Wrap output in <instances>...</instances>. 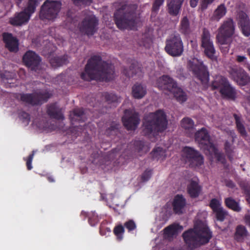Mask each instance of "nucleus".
Instances as JSON below:
<instances>
[{
	"instance_id": "obj_1",
	"label": "nucleus",
	"mask_w": 250,
	"mask_h": 250,
	"mask_svg": "<svg viewBox=\"0 0 250 250\" xmlns=\"http://www.w3.org/2000/svg\"><path fill=\"white\" fill-rule=\"evenodd\" d=\"M114 67L111 63L103 61L99 55L92 56L85 66L84 71L81 74L82 79L90 81L108 82L114 77Z\"/></svg>"
},
{
	"instance_id": "obj_2",
	"label": "nucleus",
	"mask_w": 250,
	"mask_h": 250,
	"mask_svg": "<svg viewBox=\"0 0 250 250\" xmlns=\"http://www.w3.org/2000/svg\"><path fill=\"white\" fill-rule=\"evenodd\" d=\"M136 4H124L118 8L114 13V20L120 29H132L137 24V16Z\"/></svg>"
},
{
	"instance_id": "obj_3",
	"label": "nucleus",
	"mask_w": 250,
	"mask_h": 250,
	"mask_svg": "<svg viewBox=\"0 0 250 250\" xmlns=\"http://www.w3.org/2000/svg\"><path fill=\"white\" fill-rule=\"evenodd\" d=\"M183 236L187 244L195 247L208 243L212 237V233L205 222L197 220L193 229L185 232Z\"/></svg>"
},
{
	"instance_id": "obj_4",
	"label": "nucleus",
	"mask_w": 250,
	"mask_h": 250,
	"mask_svg": "<svg viewBox=\"0 0 250 250\" xmlns=\"http://www.w3.org/2000/svg\"><path fill=\"white\" fill-rule=\"evenodd\" d=\"M166 115L162 110L150 112L145 116L143 119V132L145 135H154L164 131L167 127Z\"/></svg>"
},
{
	"instance_id": "obj_5",
	"label": "nucleus",
	"mask_w": 250,
	"mask_h": 250,
	"mask_svg": "<svg viewBox=\"0 0 250 250\" xmlns=\"http://www.w3.org/2000/svg\"><path fill=\"white\" fill-rule=\"evenodd\" d=\"M195 139L207 155L209 157L211 161L216 159L221 163H225V159L216 146L212 144L210 140L209 135L205 128H202L195 133Z\"/></svg>"
},
{
	"instance_id": "obj_6",
	"label": "nucleus",
	"mask_w": 250,
	"mask_h": 250,
	"mask_svg": "<svg viewBox=\"0 0 250 250\" xmlns=\"http://www.w3.org/2000/svg\"><path fill=\"white\" fill-rule=\"evenodd\" d=\"M235 29L234 22L230 18L224 21L218 29L216 40L221 51L224 54L228 53L229 50Z\"/></svg>"
},
{
	"instance_id": "obj_7",
	"label": "nucleus",
	"mask_w": 250,
	"mask_h": 250,
	"mask_svg": "<svg viewBox=\"0 0 250 250\" xmlns=\"http://www.w3.org/2000/svg\"><path fill=\"white\" fill-rule=\"evenodd\" d=\"M60 0H46L41 7L39 17L42 20L53 21L59 15L62 8Z\"/></svg>"
},
{
	"instance_id": "obj_8",
	"label": "nucleus",
	"mask_w": 250,
	"mask_h": 250,
	"mask_svg": "<svg viewBox=\"0 0 250 250\" xmlns=\"http://www.w3.org/2000/svg\"><path fill=\"white\" fill-rule=\"evenodd\" d=\"M188 66L203 83H206L208 82V73L207 67L203 64L202 61L195 58H193L188 61Z\"/></svg>"
},
{
	"instance_id": "obj_9",
	"label": "nucleus",
	"mask_w": 250,
	"mask_h": 250,
	"mask_svg": "<svg viewBox=\"0 0 250 250\" xmlns=\"http://www.w3.org/2000/svg\"><path fill=\"white\" fill-rule=\"evenodd\" d=\"M50 97L48 92H35L20 94L21 101L32 106L38 105L46 102Z\"/></svg>"
},
{
	"instance_id": "obj_10",
	"label": "nucleus",
	"mask_w": 250,
	"mask_h": 250,
	"mask_svg": "<svg viewBox=\"0 0 250 250\" xmlns=\"http://www.w3.org/2000/svg\"><path fill=\"white\" fill-rule=\"evenodd\" d=\"M201 46L206 56L212 61L217 60L216 50L208 30L204 28L201 37Z\"/></svg>"
},
{
	"instance_id": "obj_11",
	"label": "nucleus",
	"mask_w": 250,
	"mask_h": 250,
	"mask_svg": "<svg viewBox=\"0 0 250 250\" xmlns=\"http://www.w3.org/2000/svg\"><path fill=\"white\" fill-rule=\"evenodd\" d=\"M99 21L93 15L86 16L79 24L81 32L87 36L93 35L98 30Z\"/></svg>"
},
{
	"instance_id": "obj_12",
	"label": "nucleus",
	"mask_w": 250,
	"mask_h": 250,
	"mask_svg": "<svg viewBox=\"0 0 250 250\" xmlns=\"http://www.w3.org/2000/svg\"><path fill=\"white\" fill-rule=\"evenodd\" d=\"M183 155L187 159L191 167H198L204 164L203 157L193 148L185 147L183 149Z\"/></svg>"
},
{
	"instance_id": "obj_13",
	"label": "nucleus",
	"mask_w": 250,
	"mask_h": 250,
	"mask_svg": "<svg viewBox=\"0 0 250 250\" xmlns=\"http://www.w3.org/2000/svg\"><path fill=\"white\" fill-rule=\"evenodd\" d=\"M131 111L126 109L125 111V116L122 118L124 125L128 130H135L140 123L139 115L138 112H134L130 114Z\"/></svg>"
},
{
	"instance_id": "obj_14",
	"label": "nucleus",
	"mask_w": 250,
	"mask_h": 250,
	"mask_svg": "<svg viewBox=\"0 0 250 250\" xmlns=\"http://www.w3.org/2000/svg\"><path fill=\"white\" fill-rule=\"evenodd\" d=\"M23 62L31 70L36 71L42 61L41 58L35 52L29 50L23 56Z\"/></svg>"
},
{
	"instance_id": "obj_15",
	"label": "nucleus",
	"mask_w": 250,
	"mask_h": 250,
	"mask_svg": "<svg viewBox=\"0 0 250 250\" xmlns=\"http://www.w3.org/2000/svg\"><path fill=\"white\" fill-rule=\"evenodd\" d=\"M3 41L5 47L11 52L16 53L19 50V42L18 39L11 33H3Z\"/></svg>"
},
{
	"instance_id": "obj_16",
	"label": "nucleus",
	"mask_w": 250,
	"mask_h": 250,
	"mask_svg": "<svg viewBox=\"0 0 250 250\" xmlns=\"http://www.w3.org/2000/svg\"><path fill=\"white\" fill-rule=\"evenodd\" d=\"M31 16L24 9L20 12H17L13 17L9 19V22L13 26H21L28 22Z\"/></svg>"
},
{
	"instance_id": "obj_17",
	"label": "nucleus",
	"mask_w": 250,
	"mask_h": 250,
	"mask_svg": "<svg viewBox=\"0 0 250 250\" xmlns=\"http://www.w3.org/2000/svg\"><path fill=\"white\" fill-rule=\"evenodd\" d=\"M186 200L181 194H177L173 200V210L175 213L182 214L186 212Z\"/></svg>"
},
{
	"instance_id": "obj_18",
	"label": "nucleus",
	"mask_w": 250,
	"mask_h": 250,
	"mask_svg": "<svg viewBox=\"0 0 250 250\" xmlns=\"http://www.w3.org/2000/svg\"><path fill=\"white\" fill-rule=\"evenodd\" d=\"M237 19L243 34L246 37L250 36L249 19L246 13L241 11L238 13Z\"/></svg>"
},
{
	"instance_id": "obj_19",
	"label": "nucleus",
	"mask_w": 250,
	"mask_h": 250,
	"mask_svg": "<svg viewBox=\"0 0 250 250\" xmlns=\"http://www.w3.org/2000/svg\"><path fill=\"white\" fill-rule=\"evenodd\" d=\"M46 113L51 119L57 120H63L64 117L62 113V108L56 103H52L47 105Z\"/></svg>"
},
{
	"instance_id": "obj_20",
	"label": "nucleus",
	"mask_w": 250,
	"mask_h": 250,
	"mask_svg": "<svg viewBox=\"0 0 250 250\" xmlns=\"http://www.w3.org/2000/svg\"><path fill=\"white\" fill-rule=\"evenodd\" d=\"M123 74L126 77H132L135 75L141 76L142 68L141 65L137 62L134 61L129 67V69L124 67L123 70Z\"/></svg>"
},
{
	"instance_id": "obj_21",
	"label": "nucleus",
	"mask_w": 250,
	"mask_h": 250,
	"mask_svg": "<svg viewBox=\"0 0 250 250\" xmlns=\"http://www.w3.org/2000/svg\"><path fill=\"white\" fill-rule=\"evenodd\" d=\"M156 85L159 89L170 93L172 91V78L167 75H163L157 79Z\"/></svg>"
},
{
	"instance_id": "obj_22",
	"label": "nucleus",
	"mask_w": 250,
	"mask_h": 250,
	"mask_svg": "<svg viewBox=\"0 0 250 250\" xmlns=\"http://www.w3.org/2000/svg\"><path fill=\"white\" fill-rule=\"evenodd\" d=\"M69 118L72 125H74L75 122H84L85 117L83 109L81 108H76L70 112Z\"/></svg>"
},
{
	"instance_id": "obj_23",
	"label": "nucleus",
	"mask_w": 250,
	"mask_h": 250,
	"mask_svg": "<svg viewBox=\"0 0 250 250\" xmlns=\"http://www.w3.org/2000/svg\"><path fill=\"white\" fill-rule=\"evenodd\" d=\"M227 8L224 4L217 6L210 16V20L212 21L218 22L227 13Z\"/></svg>"
},
{
	"instance_id": "obj_24",
	"label": "nucleus",
	"mask_w": 250,
	"mask_h": 250,
	"mask_svg": "<svg viewBox=\"0 0 250 250\" xmlns=\"http://www.w3.org/2000/svg\"><path fill=\"white\" fill-rule=\"evenodd\" d=\"M183 52V45L181 39L178 34L173 37V56H180Z\"/></svg>"
},
{
	"instance_id": "obj_25",
	"label": "nucleus",
	"mask_w": 250,
	"mask_h": 250,
	"mask_svg": "<svg viewBox=\"0 0 250 250\" xmlns=\"http://www.w3.org/2000/svg\"><path fill=\"white\" fill-rule=\"evenodd\" d=\"M249 235L246 228L242 225H239L235 229L234 239L237 242H243Z\"/></svg>"
},
{
	"instance_id": "obj_26",
	"label": "nucleus",
	"mask_w": 250,
	"mask_h": 250,
	"mask_svg": "<svg viewBox=\"0 0 250 250\" xmlns=\"http://www.w3.org/2000/svg\"><path fill=\"white\" fill-rule=\"evenodd\" d=\"M173 95L179 102L182 103L185 102L187 99V96L186 93L182 89L177 87V84L173 81Z\"/></svg>"
},
{
	"instance_id": "obj_27",
	"label": "nucleus",
	"mask_w": 250,
	"mask_h": 250,
	"mask_svg": "<svg viewBox=\"0 0 250 250\" xmlns=\"http://www.w3.org/2000/svg\"><path fill=\"white\" fill-rule=\"evenodd\" d=\"M220 93L224 97L230 99H234L236 95L234 89L230 86L228 82L221 88Z\"/></svg>"
},
{
	"instance_id": "obj_28",
	"label": "nucleus",
	"mask_w": 250,
	"mask_h": 250,
	"mask_svg": "<svg viewBox=\"0 0 250 250\" xmlns=\"http://www.w3.org/2000/svg\"><path fill=\"white\" fill-rule=\"evenodd\" d=\"M132 93L134 98L141 99L146 93V88L140 84H135L132 87Z\"/></svg>"
},
{
	"instance_id": "obj_29",
	"label": "nucleus",
	"mask_w": 250,
	"mask_h": 250,
	"mask_svg": "<svg viewBox=\"0 0 250 250\" xmlns=\"http://www.w3.org/2000/svg\"><path fill=\"white\" fill-rule=\"evenodd\" d=\"M188 191L191 197H196L200 194L201 187L195 180H191L188 187Z\"/></svg>"
},
{
	"instance_id": "obj_30",
	"label": "nucleus",
	"mask_w": 250,
	"mask_h": 250,
	"mask_svg": "<svg viewBox=\"0 0 250 250\" xmlns=\"http://www.w3.org/2000/svg\"><path fill=\"white\" fill-rule=\"evenodd\" d=\"M40 4V0H27L24 10L31 16L35 13L37 7Z\"/></svg>"
},
{
	"instance_id": "obj_31",
	"label": "nucleus",
	"mask_w": 250,
	"mask_h": 250,
	"mask_svg": "<svg viewBox=\"0 0 250 250\" xmlns=\"http://www.w3.org/2000/svg\"><path fill=\"white\" fill-rule=\"evenodd\" d=\"M67 58L65 56L61 57H55L50 59L51 65L54 68L60 67L67 63Z\"/></svg>"
},
{
	"instance_id": "obj_32",
	"label": "nucleus",
	"mask_w": 250,
	"mask_h": 250,
	"mask_svg": "<svg viewBox=\"0 0 250 250\" xmlns=\"http://www.w3.org/2000/svg\"><path fill=\"white\" fill-rule=\"evenodd\" d=\"M181 126L186 130H189V135H192L194 132V123L192 120L189 118H185L181 121Z\"/></svg>"
},
{
	"instance_id": "obj_33",
	"label": "nucleus",
	"mask_w": 250,
	"mask_h": 250,
	"mask_svg": "<svg viewBox=\"0 0 250 250\" xmlns=\"http://www.w3.org/2000/svg\"><path fill=\"white\" fill-rule=\"evenodd\" d=\"M225 203L229 208L235 211L239 212L241 209V208L240 207L239 203L231 197L226 198Z\"/></svg>"
},
{
	"instance_id": "obj_34",
	"label": "nucleus",
	"mask_w": 250,
	"mask_h": 250,
	"mask_svg": "<svg viewBox=\"0 0 250 250\" xmlns=\"http://www.w3.org/2000/svg\"><path fill=\"white\" fill-rule=\"evenodd\" d=\"M229 72L230 77L235 81L245 71L242 68L234 66L230 67Z\"/></svg>"
},
{
	"instance_id": "obj_35",
	"label": "nucleus",
	"mask_w": 250,
	"mask_h": 250,
	"mask_svg": "<svg viewBox=\"0 0 250 250\" xmlns=\"http://www.w3.org/2000/svg\"><path fill=\"white\" fill-rule=\"evenodd\" d=\"M228 82L227 80L222 76H217L212 83L213 89H219L220 90L222 87L225 85Z\"/></svg>"
},
{
	"instance_id": "obj_36",
	"label": "nucleus",
	"mask_w": 250,
	"mask_h": 250,
	"mask_svg": "<svg viewBox=\"0 0 250 250\" xmlns=\"http://www.w3.org/2000/svg\"><path fill=\"white\" fill-rule=\"evenodd\" d=\"M113 231L118 241H121L123 240L124 234L125 233V228L123 225L120 224L114 227Z\"/></svg>"
},
{
	"instance_id": "obj_37",
	"label": "nucleus",
	"mask_w": 250,
	"mask_h": 250,
	"mask_svg": "<svg viewBox=\"0 0 250 250\" xmlns=\"http://www.w3.org/2000/svg\"><path fill=\"white\" fill-rule=\"evenodd\" d=\"M108 104H116L119 102V98L117 95L112 93L105 92L103 94Z\"/></svg>"
},
{
	"instance_id": "obj_38",
	"label": "nucleus",
	"mask_w": 250,
	"mask_h": 250,
	"mask_svg": "<svg viewBox=\"0 0 250 250\" xmlns=\"http://www.w3.org/2000/svg\"><path fill=\"white\" fill-rule=\"evenodd\" d=\"M119 126L118 124L112 125L105 131V134L108 137L117 135L118 134Z\"/></svg>"
},
{
	"instance_id": "obj_39",
	"label": "nucleus",
	"mask_w": 250,
	"mask_h": 250,
	"mask_svg": "<svg viewBox=\"0 0 250 250\" xmlns=\"http://www.w3.org/2000/svg\"><path fill=\"white\" fill-rule=\"evenodd\" d=\"M234 118L236 124L237 128L238 130L240 133L241 135L245 136L246 135V131L245 127L241 122V119L239 116L236 114L234 115Z\"/></svg>"
},
{
	"instance_id": "obj_40",
	"label": "nucleus",
	"mask_w": 250,
	"mask_h": 250,
	"mask_svg": "<svg viewBox=\"0 0 250 250\" xmlns=\"http://www.w3.org/2000/svg\"><path fill=\"white\" fill-rule=\"evenodd\" d=\"M100 217L95 211H91L89 213L88 223L91 226H96L99 222Z\"/></svg>"
},
{
	"instance_id": "obj_41",
	"label": "nucleus",
	"mask_w": 250,
	"mask_h": 250,
	"mask_svg": "<svg viewBox=\"0 0 250 250\" xmlns=\"http://www.w3.org/2000/svg\"><path fill=\"white\" fill-rule=\"evenodd\" d=\"M164 153V152L162 147H157L153 149L150 153V155L153 160L156 159L158 160L161 158Z\"/></svg>"
},
{
	"instance_id": "obj_42",
	"label": "nucleus",
	"mask_w": 250,
	"mask_h": 250,
	"mask_svg": "<svg viewBox=\"0 0 250 250\" xmlns=\"http://www.w3.org/2000/svg\"><path fill=\"white\" fill-rule=\"evenodd\" d=\"M250 81V78L247 75V73L245 71L243 72L241 76L235 81L240 85H245L247 84Z\"/></svg>"
},
{
	"instance_id": "obj_43",
	"label": "nucleus",
	"mask_w": 250,
	"mask_h": 250,
	"mask_svg": "<svg viewBox=\"0 0 250 250\" xmlns=\"http://www.w3.org/2000/svg\"><path fill=\"white\" fill-rule=\"evenodd\" d=\"M189 28V23L188 20L186 17L183 18L181 21L180 30L182 32L186 33L188 31Z\"/></svg>"
},
{
	"instance_id": "obj_44",
	"label": "nucleus",
	"mask_w": 250,
	"mask_h": 250,
	"mask_svg": "<svg viewBox=\"0 0 250 250\" xmlns=\"http://www.w3.org/2000/svg\"><path fill=\"white\" fill-rule=\"evenodd\" d=\"M184 0H173V15L179 14Z\"/></svg>"
},
{
	"instance_id": "obj_45",
	"label": "nucleus",
	"mask_w": 250,
	"mask_h": 250,
	"mask_svg": "<svg viewBox=\"0 0 250 250\" xmlns=\"http://www.w3.org/2000/svg\"><path fill=\"white\" fill-rule=\"evenodd\" d=\"M163 237L165 240L171 241L172 239V224L164 229Z\"/></svg>"
},
{
	"instance_id": "obj_46",
	"label": "nucleus",
	"mask_w": 250,
	"mask_h": 250,
	"mask_svg": "<svg viewBox=\"0 0 250 250\" xmlns=\"http://www.w3.org/2000/svg\"><path fill=\"white\" fill-rule=\"evenodd\" d=\"M19 116L20 120H21L23 123H25V125L29 124L30 121V116L28 113L23 111H21L19 113Z\"/></svg>"
},
{
	"instance_id": "obj_47",
	"label": "nucleus",
	"mask_w": 250,
	"mask_h": 250,
	"mask_svg": "<svg viewBox=\"0 0 250 250\" xmlns=\"http://www.w3.org/2000/svg\"><path fill=\"white\" fill-rule=\"evenodd\" d=\"M216 217L218 220L222 221L228 215V212L222 207L220 209L215 211Z\"/></svg>"
},
{
	"instance_id": "obj_48",
	"label": "nucleus",
	"mask_w": 250,
	"mask_h": 250,
	"mask_svg": "<svg viewBox=\"0 0 250 250\" xmlns=\"http://www.w3.org/2000/svg\"><path fill=\"white\" fill-rule=\"evenodd\" d=\"M124 227L130 232L136 229V225L133 220H129L124 223Z\"/></svg>"
},
{
	"instance_id": "obj_49",
	"label": "nucleus",
	"mask_w": 250,
	"mask_h": 250,
	"mask_svg": "<svg viewBox=\"0 0 250 250\" xmlns=\"http://www.w3.org/2000/svg\"><path fill=\"white\" fill-rule=\"evenodd\" d=\"M135 150L138 152L143 151L145 147V143L142 141L137 140L133 142Z\"/></svg>"
},
{
	"instance_id": "obj_50",
	"label": "nucleus",
	"mask_w": 250,
	"mask_h": 250,
	"mask_svg": "<svg viewBox=\"0 0 250 250\" xmlns=\"http://www.w3.org/2000/svg\"><path fill=\"white\" fill-rule=\"evenodd\" d=\"M210 206L214 212L220 209L222 207L221 203L216 199H213L211 200Z\"/></svg>"
},
{
	"instance_id": "obj_51",
	"label": "nucleus",
	"mask_w": 250,
	"mask_h": 250,
	"mask_svg": "<svg viewBox=\"0 0 250 250\" xmlns=\"http://www.w3.org/2000/svg\"><path fill=\"white\" fill-rule=\"evenodd\" d=\"M35 154V151H32V153L30 154L27 158H24L23 159L26 161V165L27 167V169L28 170H31L33 167L32 166V162L33 159V157Z\"/></svg>"
},
{
	"instance_id": "obj_52",
	"label": "nucleus",
	"mask_w": 250,
	"mask_h": 250,
	"mask_svg": "<svg viewBox=\"0 0 250 250\" xmlns=\"http://www.w3.org/2000/svg\"><path fill=\"white\" fill-rule=\"evenodd\" d=\"M164 2V0H155L152 5V12L157 13Z\"/></svg>"
},
{
	"instance_id": "obj_53",
	"label": "nucleus",
	"mask_w": 250,
	"mask_h": 250,
	"mask_svg": "<svg viewBox=\"0 0 250 250\" xmlns=\"http://www.w3.org/2000/svg\"><path fill=\"white\" fill-rule=\"evenodd\" d=\"M236 61L239 63L246 65L247 68L248 69V66H250V64L247 63V58L245 56L237 55L236 56Z\"/></svg>"
},
{
	"instance_id": "obj_54",
	"label": "nucleus",
	"mask_w": 250,
	"mask_h": 250,
	"mask_svg": "<svg viewBox=\"0 0 250 250\" xmlns=\"http://www.w3.org/2000/svg\"><path fill=\"white\" fill-rule=\"evenodd\" d=\"M152 175V170L151 169H146L145 170L142 175V180L143 181H148Z\"/></svg>"
},
{
	"instance_id": "obj_55",
	"label": "nucleus",
	"mask_w": 250,
	"mask_h": 250,
	"mask_svg": "<svg viewBox=\"0 0 250 250\" xmlns=\"http://www.w3.org/2000/svg\"><path fill=\"white\" fill-rule=\"evenodd\" d=\"M165 50L169 55L172 56V40L167 41Z\"/></svg>"
},
{
	"instance_id": "obj_56",
	"label": "nucleus",
	"mask_w": 250,
	"mask_h": 250,
	"mask_svg": "<svg viewBox=\"0 0 250 250\" xmlns=\"http://www.w3.org/2000/svg\"><path fill=\"white\" fill-rule=\"evenodd\" d=\"M172 228L173 235H174L175 233L181 232L183 229V227L182 226H180L177 223H173Z\"/></svg>"
},
{
	"instance_id": "obj_57",
	"label": "nucleus",
	"mask_w": 250,
	"mask_h": 250,
	"mask_svg": "<svg viewBox=\"0 0 250 250\" xmlns=\"http://www.w3.org/2000/svg\"><path fill=\"white\" fill-rule=\"evenodd\" d=\"M214 0H202L201 2V9L205 10L207 8L208 4L213 2Z\"/></svg>"
},
{
	"instance_id": "obj_58",
	"label": "nucleus",
	"mask_w": 250,
	"mask_h": 250,
	"mask_svg": "<svg viewBox=\"0 0 250 250\" xmlns=\"http://www.w3.org/2000/svg\"><path fill=\"white\" fill-rule=\"evenodd\" d=\"M75 5L80 4H87L92 2L93 0H72Z\"/></svg>"
},
{
	"instance_id": "obj_59",
	"label": "nucleus",
	"mask_w": 250,
	"mask_h": 250,
	"mask_svg": "<svg viewBox=\"0 0 250 250\" xmlns=\"http://www.w3.org/2000/svg\"><path fill=\"white\" fill-rule=\"evenodd\" d=\"M45 127L46 129H47L48 130L50 131L56 130L57 129H60V128L57 126L56 123L50 124L49 125H48V126H47V125H46Z\"/></svg>"
},
{
	"instance_id": "obj_60",
	"label": "nucleus",
	"mask_w": 250,
	"mask_h": 250,
	"mask_svg": "<svg viewBox=\"0 0 250 250\" xmlns=\"http://www.w3.org/2000/svg\"><path fill=\"white\" fill-rule=\"evenodd\" d=\"M245 224L250 228V213L248 212L244 216Z\"/></svg>"
},
{
	"instance_id": "obj_61",
	"label": "nucleus",
	"mask_w": 250,
	"mask_h": 250,
	"mask_svg": "<svg viewBox=\"0 0 250 250\" xmlns=\"http://www.w3.org/2000/svg\"><path fill=\"white\" fill-rule=\"evenodd\" d=\"M225 147L226 151L227 153H228L229 159L230 160H231L232 158L230 157V156L229 155V152L231 151V149L230 148V144L228 142H226L225 144Z\"/></svg>"
},
{
	"instance_id": "obj_62",
	"label": "nucleus",
	"mask_w": 250,
	"mask_h": 250,
	"mask_svg": "<svg viewBox=\"0 0 250 250\" xmlns=\"http://www.w3.org/2000/svg\"><path fill=\"white\" fill-rule=\"evenodd\" d=\"M89 213L90 212L82 211L81 213V216L83 217V219H85L86 217L89 218Z\"/></svg>"
},
{
	"instance_id": "obj_63",
	"label": "nucleus",
	"mask_w": 250,
	"mask_h": 250,
	"mask_svg": "<svg viewBox=\"0 0 250 250\" xmlns=\"http://www.w3.org/2000/svg\"><path fill=\"white\" fill-rule=\"evenodd\" d=\"M199 0H190V4L192 7L197 6Z\"/></svg>"
},
{
	"instance_id": "obj_64",
	"label": "nucleus",
	"mask_w": 250,
	"mask_h": 250,
	"mask_svg": "<svg viewBox=\"0 0 250 250\" xmlns=\"http://www.w3.org/2000/svg\"><path fill=\"white\" fill-rule=\"evenodd\" d=\"M99 232H100V234L102 236H104V235H106V231L102 226H101L100 227Z\"/></svg>"
}]
</instances>
